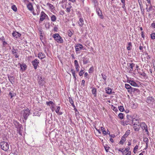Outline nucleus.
I'll list each match as a JSON object with an SVG mask.
<instances>
[{
	"label": "nucleus",
	"instance_id": "cd10ccee",
	"mask_svg": "<svg viewBox=\"0 0 155 155\" xmlns=\"http://www.w3.org/2000/svg\"><path fill=\"white\" fill-rule=\"evenodd\" d=\"M92 93L94 96H96L97 94V90L95 88L93 87L92 88Z\"/></svg>",
	"mask_w": 155,
	"mask_h": 155
},
{
	"label": "nucleus",
	"instance_id": "774afa93",
	"mask_svg": "<svg viewBox=\"0 0 155 155\" xmlns=\"http://www.w3.org/2000/svg\"><path fill=\"white\" fill-rule=\"evenodd\" d=\"M74 63L75 65L78 64V62L76 60H75L74 61Z\"/></svg>",
	"mask_w": 155,
	"mask_h": 155
},
{
	"label": "nucleus",
	"instance_id": "c85d7f7f",
	"mask_svg": "<svg viewBox=\"0 0 155 155\" xmlns=\"http://www.w3.org/2000/svg\"><path fill=\"white\" fill-rule=\"evenodd\" d=\"M125 87L128 90H130L132 87L129 84H125Z\"/></svg>",
	"mask_w": 155,
	"mask_h": 155
},
{
	"label": "nucleus",
	"instance_id": "c03bdc74",
	"mask_svg": "<svg viewBox=\"0 0 155 155\" xmlns=\"http://www.w3.org/2000/svg\"><path fill=\"white\" fill-rule=\"evenodd\" d=\"M84 73V71L82 70H81L80 71L79 73V75L80 76H83V74Z\"/></svg>",
	"mask_w": 155,
	"mask_h": 155
},
{
	"label": "nucleus",
	"instance_id": "4be33fe9",
	"mask_svg": "<svg viewBox=\"0 0 155 155\" xmlns=\"http://www.w3.org/2000/svg\"><path fill=\"white\" fill-rule=\"evenodd\" d=\"M71 72L73 76L74 77V81H76L77 79L76 77L77 76V75L76 74L75 71L74 69H72L71 70Z\"/></svg>",
	"mask_w": 155,
	"mask_h": 155
},
{
	"label": "nucleus",
	"instance_id": "ea45409f",
	"mask_svg": "<svg viewBox=\"0 0 155 155\" xmlns=\"http://www.w3.org/2000/svg\"><path fill=\"white\" fill-rule=\"evenodd\" d=\"M9 95L11 96V98H12V97L16 96V94L14 93H12L11 92H10L9 93Z\"/></svg>",
	"mask_w": 155,
	"mask_h": 155
},
{
	"label": "nucleus",
	"instance_id": "6e6d98bb",
	"mask_svg": "<svg viewBox=\"0 0 155 155\" xmlns=\"http://www.w3.org/2000/svg\"><path fill=\"white\" fill-rule=\"evenodd\" d=\"M72 105L74 107V110H75V112H77L78 113V110H77V108H76L75 106L74 105V104H73Z\"/></svg>",
	"mask_w": 155,
	"mask_h": 155
},
{
	"label": "nucleus",
	"instance_id": "680f3d73",
	"mask_svg": "<svg viewBox=\"0 0 155 155\" xmlns=\"http://www.w3.org/2000/svg\"><path fill=\"white\" fill-rule=\"evenodd\" d=\"M3 42V45L4 46H5L7 44V43L5 41V40H4V41H3V42Z\"/></svg>",
	"mask_w": 155,
	"mask_h": 155
},
{
	"label": "nucleus",
	"instance_id": "5fc2aeb1",
	"mask_svg": "<svg viewBox=\"0 0 155 155\" xmlns=\"http://www.w3.org/2000/svg\"><path fill=\"white\" fill-rule=\"evenodd\" d=\"M55 104L51 105V110L52 111H54V110L55 109Z\"/></svg>",
	"mask_w": 155,
	"mask_h": 155
},
{
	"label": "nucleus",
	"instance_id": "2f4dec72",
	"mask_svg": "<svg viewBox=\"0 0 155 155\" xmlns=\"http://www.w3.org/2000/svg\"><path fill=\"white\" fill-rule=\"evenodd\" d=\"M51 21H54L56 20V17L54 15H52L51 16Z\"/></svg>",
	"mask_w": 155,
	"mask_h": 155
},
{
	"label": "nucleus",
	"instance_id": "09e8293b",
	"mask_svg": "<svg viewBox=\"0 0 155 155\" xmlns=\"http://www.w3.org/2000/svg\"><path fill=\"white\" fill-rule=\"evenodd\" d=\"M69 102H70V104H71L72 105L74 104V102H73L72 98H71V97H69Z\"/></svg>",
	"mask_w": 155,
	"mask_h": 155
},
{
	"label": "nucleus",
	"instance_id": "a18cd8bd",
	"mask_svg": "<svg viewBox=\"0 0 155 155\" xmlns=\"http://www.w3.org/2000/svg\"><path fill=\"white\" fill-rule=\"evenodd\" d=\"M94 68L93 67H91L89 69L88 71L89 73H92L94 71Z\"/></svg>",
	"mask_w": 155,
	"mask_h": 155
},
{
	"label": "nucleus",
	"instance_id": "f3484780",
	"mask_svg": "<svg viewBox=\"0 0 155 155\" xmlns=\"http://www.w3.org/2000/svg\"><path fill=\"white\" fill-rule=\"evenodd\" d=\"M131 85L134 87H138V85L133 80H129L127 81Z\"/></svg>",
	"mask_w": 155,
	"mask_h": 155
},
{
	"label": "nucleus",
	"instance_id": "423d86ee",
	"mask_svg": "<svg viewBox=\"0 0 155 155\" xmlns=\"http://www.w3.org/2000/svg\"><path fill=\"white\" fill-rule=\"evenodd\" d=\"M46 17H48L47 15L44 12L42 11L41 12L40 18L39 21V23H40L41 22L43 21Z\"/></svg>",
	"mask_w": 155,
	"mask_h": 155
},
{
	"label": "nucleus",
	"instance_id": "ddd939ff",
	"mask_svg": "<svg viewBox=\"0 0 155 155\" xmlns=\"http://www.w3.org/2000/svg\"><path fill=\"white\" fill-rule=\"evenodd\" d=\"M75 47L76 51V52H77L82 49L83 48V46L82 45L80 44H78L75 46Z\"/></svg>",
	"mask_w": 155,
	"mask_h": 155
},
{
	"label": "nucleus",
	"instance_id": "13d9d810",
	"mask_svg": "<svg viewBox=\"0 0 155 155\" xmlns=\"http://www.w3.org/2000/svg\"><path fill=\"white\" fill-rule=\"evenodd\" d=\"M45 28L47 29H48L49 28L50 25L48 23L47 24V23H46L45 24Z\"/></svg>",
	"mask_w": 155,
	"mask_h": 155
},
{
	"label": "nucleus",
	"instance_id": "6e6552de",
	"mask_svg": "<svg viewBox=\"0 0 155 155\" xmlns=\"http://www.w3.org/2000/svg\"><path fill=\"white\" fill-rule=\"evenodd\" d=\"M14 124L16 128H17L19 131L21 130L22 128V125L20 124L17 121H15L14 122Z\"/></svg>",
	"mask_w": 155,
	"mask_h": 155
},
{
	"label": "nucleus",
	"instance_id": "f704fd0d",
	"mask_svg": "<svg viewBox=\"0 0 155 155\" xmlns=\"http://www.w3.org/2000/svg\"><path fill=\"white\" fill-rule=\"evenodd\" d=\"M83 58V62L84 64H87L88 63L89 60L86 59L85 58Z\"/></svg>",
	"mask_w": 155,
	"mask_h": 155
},
{
	"label": "nucleus",
	"instance_id": "052dcab7",
	"mask_svg": "<svg viewBox=\"0 0 155 155\" xmlns=\"http://www.w3.org/2000/svg\"><path fill=\"white\" fill-rule=\"evenodd\" d=\"M122 8L124 9V11L126 12V7L125 6V3L123 4V5L122 6Z\"/></svg>",
	"mask_w": 155,
	"mask_h": 155
},
{
	"label": "nucleus",
	"instance_id": "58836bf2",
	"mask_svg": "<svg viewBox=\"0 0 155 155\" xmlns=\"http://www.w3.org/2000/svg\"><path fill=\"white\" fill-rule=\"evenodd\" d=\"M146 9H147V12H150V11L151 10H152L153 9V7L152 6V5H150V7L149 8H146Z\"/></svg>",
	"mask_w": 155,
	"mask_h": 155
},
{
	"label": "nucleus",
	"instance_id": "e2e57ef3",
	"mask_svg": "<svg viewBox=\"0 0 155 155\" xmlns=\"http://www.w3.org/2000/svg\"><path fill=\"white\" fill-rule=\"evenodd\" d=\"M92 2L94 3L95 5L97 3V0H91Z\"/></svg>",
	"mask_w": 155,
	"mask_h": 155
},
{
	"label": "nucleus",
	"instance_id": "473e14b6",
	"mask_svg": "<svg viewBox=\"0 0 155 155\" xmlns=\"http://www.w3.org/2000/svg\"><path fill=\"white\" fill-rule=\"evenodd\" d=\"M101 129L102 131L103 134L106 135L107 134V132L105 130V129L103 127H101Z\"/></svg>",
	"mask_w": 155,
	"mask_h": 155
},
{
	"label": "nucleus",
	"instance_id": "bf43d9fd",
	"mask_svg": "<svg viewBox=\"0 0 155 155\" xmlns=\"http://www.w3.org/2000/svg\"><path fill=\"white\" fill-rule=\"evenodd\" d=\"M4 40H5V39L3 36L0 38V41H2V42H3Z\"/></svg>",
	"mask_w": 155,
	"mask_h": 155
},
{
	"label": "nucleus",
	"instance_id": "72a5a7b5",
	"mask_svg": "<svg viewBox=\"0 0 155 155\" xmlns=\"http://www.w3.org/2000/svg\"><path fill=\"white\" fill-rule=\"evenodd\" d=\"M118 116L119 117V118L120 119H122L124 118V114L122 113H120L118 114Z\"/></svg>",
	"mask_w": 155,
	"mask_h": 155
},
{
	"label": "nucleus",
	"instance_id": "a19ab883",
	"mask_svg": "<svg viewBox=\"0 0 155 155\" xmlns=\"http://www.w3.org/2000/svg\"><path fill=\"white\" fill-rule=\"evenodd\" d=\"M138 148V146L137 145H136L134 148V150H133V152L134 153H135L136 152V151H137V149Z\"/></svg>",
	"mask_w": 155,
	"mask_h": 155
},
{
	"label": "nucleus",
	"instance_id": "3c124183",
	"mask_svg": "<svg viewBox=\"0 0 155 155\" xmlns=\"http://www.w3.org/2000/svg\"><path fill=\"white\" fill-rule=\"evenodd\" d=\"M60 109V107L59 106L57 107V108L56 110H55V112L57 113H58V112L59 111Z\"/></svg>",
	"mask_w": 155,
	"mask_h": 155
},
{
	"label": "nucleus",
	"instance_id": "4c0bfd02",
	"mask_svg": "<svg viewBox=\"0 0 155 155\" xmlns=\"http://www.w3.org/2000/svg\"><path fill=\"white\" fill-rule=\"evenodd\" d=\"M129 131L130 130H129L128 131H126L125 134L122 137L126 138V137L129 135L130 134Z\"/></svg>",
	"mask_w": 155,
	"mask_h": 155
},
{
	"label": "nucleus",
	"instance_id": "39448f33",
	"mask_svg": "<svg viewBox=\"0 0 155 155\" xmlns=\"http://www.w3.org/2000/svg\"><path fill=\"white\" fill-rule=\"evenodd\" d=\"M140 126L143 130H145V132H146L147 134L149 135V132L148 130V127L145 123L143 122H141Z\"/></svg>",
	"mask_w": 155,
	"mask_h": 155
},
{
	"label": "nucleus",
	"instance_id": "c756f323",
	"mask_svg": "<svg viewBox=\"0 0 155 155\" xmlns=\"http://www.w3.org/2000/svg\"><path fill=\"white\" fill-rule=\"evenodd\" d=\"M128 46L127 47V49L128 50H130L132 46L131 43V42H128Z\"/></svg>",
	"mask_w": 155,
	"mask_h": 155
},
{
	"label": "nucleus",
	"instance_id": "e433bc0d",
	"mask_svg": "<svg viewBox=\"0 0 155 155\" xmlns=\"http://www.w3.org/2000/svg\"><path fill=\"white\" fill-rule=\"evenodd\" d=\"M150 37L152 39L154 40L155 39V33H152L150 35Z\"/></svg>",
	"mask_w": 155,
	"mask_h": 155
},
{
	"label": "nucleus",
	"instance_id": "9d476101",
	"mask_svg": "<svg viewBox=\"0 0 155 155\" xmlns=\"http://www.w3.org/2000/svg\"><path fill=\"white\" fill-rule=\"evenodd\" d=\"M137 122H135L133 124V127L135 131H138L139 130L140 127V125L137 124Z\"/></svg>",
	"mask_w": 155,
	"mask_h": 155
},
{
	"label": "nucleus",
	"instance_id": "412c9836",
	"mask_svg": "<svg viewBox=\"0 0 155 155\" xmlns=\"http://www.w3.org/2000/svg\"><path fill=\"white\" fill-rule=\"evenodd\" d=\"M27 7L28 9L31 11L33 10V6L31 2H29V4L27 5Z\"/></svg>",
	"mask_w": 155,
	"mask_h": 155
},
{
	"label": "nucleus",
	"instance_id": "5701e85b",
	"mask_svg": "<svg viewBox=\"0 0 155 155\" xmlns=\"http://www.w3.org/2000/svg\"><path fill=\"white\" fill-rule=\"evenodd\" d=\"M139 74L141 76L143 77L144 78L146 79L148 78V76L144 72L143 73L138 72Z\"/></svg>",
	"mask_w": 155,
	"mask_h": 155
},
{
	"label": "nucleus",
	"instance_id": "b1692460",
	"mask_svg": "<svg viewBox=\"0 0 155 155\" xmlns=\"http://www.w3.org/2000/svg\"><path fill=\"white\" fill-rule=\"evenodd\" d=\"M105 91L106 93L107 94H110L111 93L112 90L110 88H106L105 89Z\"/></svg>",
	"mask_w": 155,
	"mask_h": 155
},
{
	"label": "nucleus",
	"instance_id": "49530a36",
	"mask_svg": "<svg viewBox=\"0 0 155 155\" xmlns=\"http://www.w3.org/2000/svg\"><path fill=\"white\" fill-rule=\"evenodd\" d=\"M101 76H102V78L104 80V81H105L107 79V76L103 74H101Z\"/></svg>",
	"mask_w": 155,
	"mask_h": 155
},
{
	"label": "nucleus",
	"instance_id": "79ce46f5",
	"mask_svg": "<svg viewBox=\"0 0 155 155\" xmlns=\"http://www.w3.org/2000/svg\"><path fill=\"white\" fill-rule=\"evenodd\" d=\"M118 108L119 110L121 112H123L124 110V107L123 106H120L118 107Z\"/></svg>",
	"mask_w": 155,
	"mask_h": 155
},
{
	"label": "nucleus",
	"instance_id": "a878e982",
	"mask_svg": "<svg viewBox=\"0 0 155 155\" xmlns=\"http://www.w3.org/2000/svg\"><path fill=\"white\" fill-rule=\"evenodd\" d=\"M79 25L81 26H82L84 24V21L82 18H80L79 20Z\"/></svg>",
	"mask_w": 155,
	"mask_h": 155
},
{
	"label": "nucleus",
	"instance_id": "4d7b16f0",
	"mask_svg": "<svg viewBox=\"0 0 155 155\" xmlns=\"http://www.w3.org/2000/svg\"><path fill=\"white\" fill-rule=\"evenodd\" d=\"M137 104H134L132 106V107L133 108L135 109L137 107Z\"/></svg>",
	"mask_w": 155,
	"mask_h": 155
},
{
	"label": "nucleus",
	"instance_id": "37998d69",
	"mask_svg": "<svg viewBox=\"0 0 155 155\" xmlns=\"http://www.w3.org/2000/svg\"><path fill=\"white\" fill-rule=\"evenodd\" d=\"M47 5H48L51 8L53 9L54 8V7L53 5L50 3H48Z\"/></svg>",
	"mask_w": 155,
	"mask_h": 155
},
{
	"label": "nucleus",
	"instance_id": "1a4fd4ad",
	"mask_svg": "<svg viewBox=\"0 0 155 155\" xmlns=\"http://www.w3.org/2000/svg\"><path fill=\"white\" fill-rule=\"evenodd\" d=\"M39 61H38L37 59H35L31 62L32 65L34 66V68L35 70L37 68V66L39 64Z\"/></svg>",
	"mask_w": 155,
	"mask_h": 155
},
{
	"label": "nucleus",
	"instance_id": "dca6fc26",
	"mask_svg": "<svg viewBox=\"0 0 155 155\" xmlns=\"http://www.w3.org/2000/svg\"><path fill=\"white\" fill-rule=\"evenodd\" d=\"M12 35L14 37H15L16 38H18L21 35V34L19 33L18 32H17L16 31H14L12 33Z\"/></svg>",
	"mask_w": 155,
	"mask_h": 155
},
{
	"label": "nucleus",
	"instance_id": "f03ea898",
	"mask_svg": "<svg viewBox=\"0 0 155 155\" xmlns=\"http://www.w3.org/2000/svg\"><path fill=\"white\" fill-rule=\"evenodd\" d=\"M0 146L1 149L5 151H7L9 149V144L6 142L3 141L0 142Z\"/></svg>",
	"mask_w": 155,
	"mask_h": 155
},
{
	"label": "nucleus",
	"instance_id": "a211bd4d",
	"mask_svg": "<svg viewBox=\"0 0 155 155\" xmlns=\"http://www.w3.org/2000/svg\"><path fill=\"white\" fill-rule=\"evenodd\" d=\"M18 64L20 66L21 69L22 71H24L25 70L27 67L26 64H21L19 63H18Z\"/></svg>",
	"mask_w": 155,
	"mask_h": 155
},
{
	"label": "nucleus",
	"instance_id": "f8f14e48",
	"mask_svg": "<svg viewBox=\"0 0 155 155\" xmlns=\"http://www.w3.org/2000/svg\"><path fill=\"white\" fill-rule=\"evenodd\" d=\"M18 50L16 49H15L14 47L12 48V54L14 55L15 58H18L19 56V55L18 54Z\"/></svg>",
	"mask_w": 155,
	"mask_h": 155
},
{
	"label": "nucleus",
	"instance_id": "4468645a",
	"mask_svg": "<svg viewBox=\"0 0 155 155\" xmlns=\"http://www.w3.org/2000/svg\"><path fill=\"white\" fill-rule=\"evenodd\" d=\"M7 76L9 81L11 82L12 84H13L15 83V77L9 75H7Z\"/></svg>",
	"mask_w": 155,
	"mask_h": 155
},
{
	"label": "nucleus",
	"instance_id": "0e129e2a",
	"mask_svg": "<svg viewBox=\"0 0 155 155\" xmlns=\"http://www.w3.org/2000/svg\"><path fill=\"white\" fill-rule=\"evenodd\" d=\"M151 26L153 28H155V23L154 22L153 23L151 24Z\"/></svg>",
	"mask_w": 155,
	"mask_h": 155
},
{
	"label": "nucleus",
	"instance_id": "20e7f679",
	"mask_svg": "<svg viewBox=\"0 0 155 155\" xmlns=\"http://www.w3.org/2000/svg\"><path fill=\"white\" fill-rule=\"evenodd\" d=\"M38 84L41 86H43L45 83V78L43 77L41 74L38 76Z\"/></svg>",
	"mask_w": 155,
	"mask_h": 155
},
{
	"label": "nucleus",
	"instance_id": "603ef678",
	"mask_svg": "<svg viewBox=\"0 0 155 155\" xmlns=\"http://www.w3.org/2000/svg\"><path fill=\"white\" fill-rule=\"evenodd\" d=\"M106 152H108V150L110 148V147H107L106 146H104Z\"/></svg>",
	"mask_w": 155,
	"mask_h": 155
},
{
	"label": "nucleus",
	"instance_id": "338daca9",
	"mask_svg": "<svg viewBox=\"0 0 155 155\" xmlns=\"http://www.w3.org/2000/svg\"><path fill=\"white\" fill-rule=\"evenodd\" d=\"M141 36L143 38H144L145 35L143 31L141 32Z\"/></svg>",
	"mask_w": 155,
	"mask_h": 155
},
{
	"label": "nucleus",
	"instance_id": "9b49d317",
	"mask_svg": "<svg viewBox=\"0 0 155 155\" xmlns=\"http://www.w3.org/2000/svg\"><path fill=\"white\" fill-rule=\"evenodd\" d=\"M96 12L98 15L99 17L103 19L104 18V16L102 15L101 11L100 10V9L98 7H97L96 8Z\"/></svg>",
	"mask_w": 155,
	"mask_h": 155
},
{
	"label": "nucleus",
	"instance_id": "7c9ffc66",
	"mask_svg": "<svg viewBox=\"0 0 155 155\" xmlns=\"http://www.w3.org/2000/svg\"><path fill=\"white\" fill-rule=\"evenodd\" d=\"M46 104L48 106H50L51 105H52L54 104V103L52 101H46Z\"/></svg>",
	"mask_w": 155,
	"mask_h": 155
},
{
	"label": "nucleus",
	"instance_id": "f257e3e1",
	"mask_svg": "<svg viewBox=\"0 0 155 155\" xmlns=\"http://www.w3.org/2000/svg\"><path fill=\"white\" fill-rule=\"evenodd\" d=\"M30 113V110L28 108L26 109H24L21 111L20 114L21 116H23L25 120H26L28 117L29 116Z\"/></svg>",
	"mask_w": 155,
	"mask_h": 155
},
{
	"label": "nucleus",
	"instance_id": "6ab92c4d",
	"mask_svg": "<svg viewBox=\"0 0 155 155\" xmlns=\"http://www.w3.org/2000/svg\"><path fill=\"white\" fill-rule=\"evenodd\" d=\"M128 91L130 93H131L132 92H135L137 93L140 92V91L138 89L132 87L131 89L130 90H128Z\"/></svg>",
	"mask_w": 155,
	"mask_h": 155
},
{
	"label": "nucleus",
	"instance_id": "393cba45",
	"mask_svg": "<svg viewBox=\"0 0 155 155\" xmlns=\"http://www.w3.org/2000/svg\"><path fill=\"white\" fill-rule=\"evenodd\" d=\"M128 66L130 67V71H133V68L135 65V64L133 63H129V64L128 63L127 64Z\"/></svg>",
	"mask_w": 155,
	"mask_h": 155
},
{
	"label": "nucleus",
	"instance_id": "c9c22d12",
	"mask_svg": "<svg viewBox=\"0 0 155 155\" xmlns=\"http://www.w3.org/2000/svg\"><path fill=\"white\" fill-rule=\"evenodd\" d=\"M12 8L14 11L15 12L17 11V8L15 5H12Z\"/></svg>",
	"mask_w": 155,
	"mask_h": 155
},
{
	"label": "nucleus",
	"instance_id": "bb28decb",
	"mask_svg": "<svg viewBox=\"0 0 155 155\" xmlns=\"http://www.w3.org/2000/svg\"><path fill=\"white\" fill-rule=\"evenodd\" d=\"M126 140V139L125 137H122L121 138V140L120 142H119L118 144H123L124 142Z\"/></svg>",
	"mask_w": 155,
	"mask_h": 155
},
{
	"label": "nucleus",
	"instance_id": "8fccbe9b",
	"mask_svg": "<svg viewBox=\"0 0 155 155\" xmlns=\"http://www.w3.org/2000/svg\"><path fill=\"white\" fill-rule=\"evenodd\" d=\"M72 8V7H69L66 8L67 12L68 13L70 12L71 11V8Z\"/></svg>",
	"mask_w": 155,
	"mask_h": 155
},
{
	"label": "nucleus",
	"instance_id": "2eb2a0df",
	"mask_svg": "<svg viewBox=\"0 0 155 155\" xmlns=\"http://www.w3.org/2000/svg\"><path fill=\"white\" fill-rule=\"evenodd\" d=\"M132 124H133L135 122H137L138 124H140V120L138 117H133L132 119Z\"/></svg>",
	"mask_w": 155,
	"mask_h": 155
},
{
	"label": "nucleus",
	"instance_id": "aec40b11",
	"mask_svg": "<svg viewBox=\"0 0 155 155\" xmlns=\"http://www.w3.org/2000/svg\"><path fill=\"white\" fill-rule=\"evenodd\" d=\"M38 55V57L41 59H42L45 57V54L42 52L39 53Z\"/></svg>",
	"mask_w": 155,
	"mask_h": 155
},
{
	"label": "nucleus",
	"instance_id": "864d4df0",
	"mask_svg": "<svg viewBox=\"0 0 155 155\" xmlns=\"http://www.w3.org/2000/svg\"><path fill=\"white\" fill-rule=\"evenodd\" d=\"M72 35H73V33L71 31H69L68 32V35L69 37H71L72 36Z\"/></svg>",
	"mask_w": 155,
	"mask_h": 155
},
{
	"label": "nucleus",
	"instance_id": "de8ad7c7",
	"mask_svg": "<svg viewBox=\"0 0 155 155\" xmlns=\"http://www.w3.org/2000/svg\"><path fill=\"white\" fill-rule=\"evenodd\" d=\"M143 141L146 143H148V139L147 138L145 137L143 138Z\"/></svg>",
	"mask_w": 155,
	"mask_h": 155
},
{
	"label": "nucleus",
	"instance_id": "69168bd1",
	"mask_svg": "<svg viewBox=\"0 0 155 155\" xmlns=\"http://www.w3.org/2000/svg\"><path fill=\"white\" fill-rule=\"evenodd\" d=\"M123 125H126L127 124H129L127 123L126 122V121L125 120L123 122Z\"/></svg>",
	"mask_w": 155,
	"mask_h": 155
},
{
	"label": "nucleus",
	"instance_id": "7ed1b4c3",
	"mask_svg": "<svg viewBox=\"0 0 155 155\" xmlns=\"http://www.w3.org/2000/svg\"><path fill=\"white\" fill-rule=\"evenodd\" d=\"M52 37L57 42L62 43L63 42V39L58 34H55L53 35Z\"/></svg>",
	"mask_w": 155,
	"mask_h": 155
},
{
	"label": "nucleus",
	"instance_id": "0eeeda50",
	"mask_svg": "<svg viewBox=\"0 0 155 155\" xmlns=\"http://www.w3.org/2000/svg\"><path fill=\"white\" fill-rule=\"evenodd\" d=\"M127 119L125 121L127 123L131 125L132 124V119H133V117L130 115H127Z\"/></svg>",
	"mask_w": 155,
	"mask_h": 155
}]
</instances>
